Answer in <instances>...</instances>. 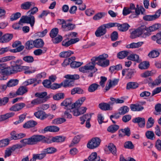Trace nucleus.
Here are the masks:
<instances>
[{
    "instance_id": "c85d7f7f",
    "label": "nucleus",
    "mask_w": 161,
    "mask_h": 161,
    "mask_svg": "<svg viewBox=\"0 0 161 161\" xmlns=\"http://www.w3.org/2000/svg\"><path fill=\"white\" fill-rule=\"evenodd\" d=\"M67 79L62 82V83H63V86L64 87L74 86L75 84L74 81L71 80L70 79Z\"/></svg>"
},
{
    "instance_id": "4d7b16f0",
    "label": "nucleus",
    "mask_w": 161,
    "mask_h": 161,
    "mask_svg": "<svg viewBox=\"0 0 161 161\" xmlns=\"http://www.w3.org/2000/svg\"><path fill=\"white\" fill-rule=\"evenodd\" d=\"M86 97H82L80 98L75 103V105L76 108H79L80 107L83 102L85 100Z\"/></svg>"
},
{
    "instance_id": "6e6d98bb",
    "label": "nucleus",
    "mask_w": 161,
    "mask_h": 161,
    "mask_svg": "<svg viewBox=\"0 0 161 161\" xmlns=\"http://www.w3.org/2000/svg\"><path fill=\"white\" fill-rule=\"evenodd\" d=\"M58 32V29L57 28L53 29L50 31V37L53 38L56 36Z\"/></svg>"
},
{
    "instance_id": "f8f14e48",
    "label": "nucleus",
    "mask_w": 161,
    "mask_h": 161,
    "mask_svg": "<svg viewBox=\"0 0 161 161\" xmlns=\"http://www.w3.org/2000/svg\"><path fill=\"white\" fill-rule=\"evenodd\" d=\"M79 41L78 38H76L73 39H71L69 40V38L64 40L62 42V46L65 47H68L69 46L74 44Z\"/></svg>"
},
{
    "instance_id": "393cba45",
    "label": "nucleus",
    "mask_w": 161,
    "mask_h": 161,
    "mask_svg": "<svg viewBox=\"0 0 161 161\" xmlns=\"http://www.w3.org/2000/svg\"><path fill=\"white\" fill-rule=\"evenodd\" d=\"M100 159V157L97 156L96 152L92 153L88 158L89 161H99Z\"/></svg>"
},
{
    "instance_id": "f704fd0d",
    "label": "nucleus",
    "mask_w": 161,
    "mask_h": 161,
    "mask_svg": "<svg viewBox=\"0 0 161 161\" xmlns=\"http://www.w3.org/2000/svg\"><path fill=\"white\" fill-rule=\"evenodd\" d=\"M25 47L27 50H30L35 47L34 41L31 40L27 41L25 44Z\"/></svg>"
},
{
    "instance_id": "9b49d317",
    "label": "nucleus",
    "mask_w": 161,
    "mask_h": 161,
    "mask_svg": "<svg viewBox=\"0 0 161 161\" xmlns=\"http://www.w3.org/2000/svg\"><path fill=\"white\" fill-rule=\"evenodd\" d=\"M106 28L104 24L99 27L96 31L95 34L97 37H101L105 34L106 32Z\"/></svg>"
},
{
    "instance_id": "5701e85b",
    "label": "nucleus",
    "mask_w": 161,
    "mask_h": 161,
    "mask_svg": "<svg viewBox=\"0 0 161 161\" xmlns=\"http://www.w3.org/2000/svg\"><path fill=\"white\" fill-rule=\"evenodd\" d=\"M44 152L43 150L42 152L41 153L34 154L32 158V161H36V159L41 160L44 158L46 155V154Z\"/></svg>"
},
{
    "instance_id": "bf43d9fd",
    "label": "nucleus",
    "mask_w": 161,
    "mask_h": 161,
    "mask_svg": "<svg viewBox=\"0 0 161 161\" xmlns=\"http://www.w3.org/2000/svg\"><path fill=\"white\" fill-rule=\"evenodd\" d=\"M23 60L25 62L27 63H32L34 61L33 57L31 56H26L23 58Z\"/></svg>"
},
{
    "instance_id": "a878e982",
    "label": "nucleus",
    "mask_w": 161,
    "mask_h": 161,
    "mask_svg": "<svg viewBox=\"0 0 161 161\" xmlns=\"http://www.w3.org/2000/svg\"><path fill=\"white\" fill-rule=\"evenodd\" d=\"M35 47L37 48L42 47L44 45L43 40L41 39H37L34 40Z\"/></svg>"
},
{
    "instance_id": "13d9d810",
    "label": "nucleus",
    "mask_w": 161,
    "mask_h": 161,
    "mask_svg": "<svg viewBox=\"0 0 161 161\" xmlns=\"http://www.w3.org/2000/svg\"><path fill=\"white\" fill-rule=\"evenodd\" d=\"M149 66V63L148 62H143L139 65V68L141 69H146L148 68Z\"/></svg>"
},
{
    "instance_id": "2eb2a0df",
    "label": "nucleus",
    "mask_w": 161,
    "mask_h": 161,
    "mask_svg": "<svg viewBox=\"0 0 161 161\" xmlns=\"http://www.w3.org/2000/svg\"><path fill=\"white\" fill-rule=\"evenodd\" d=\"M25 104L23 103H16L10 108L9 110L11 111H18L25 107Z\"/></svg>"
},
{
    "instance_id": "2f4dec72",
    "label": "nucleus",
    "mask_w": 161,
    "mask_h": 161,
    "mask_svg": "<svg viewBox=\"0 0 161 161\" xmlns=\"http://www.w3.org/2000/svg\"><path fill=\"white\" fill-rule=\"evenodd\" d=\"M129 110V108L126 106L121 107L118 110L119 114L120 115H124L128 113Z\"/></svg>"
},
{
    "instance_id": "603ef678",
    "label": "nucleus",
    "mask_w": 161,
    "mask_h": 161,
    "mask_svg": "<svg viewBox=\"0 0 161 161\" xmlns=\"http://www.w3.org/2000/svg\"><path fill=\"white\" fill-rule=\"evenodd\" d=\"M47 95V93L46 92H37L35 93V96L36 97H38V98L42 99L45 97L47 99L48 97H46Z\"/></svg>"
},
{
    "instance_id": "473e14b6",
    "label": "nucleus",
    "mask_w": 161,
    "mask_h": 161,
    "mask_svg": "<svg viewBox=\"0 0 161 161\" xmlns=\"http://www.w3.org/2000/svg\"><path fill=\"white\" fill-rule=\"evenodd\" d=\"M74 54V52L71 50L61 52L59 54V56L61 58H66L69 57Z\"/></svg>"
},
{
    "instance_id": "680f3d73",
    "label": "nucleus",
    "mask_w": 161,
    "mask_h": 161,
    "mask_svg": "<svg viewBox=\"0 0 161 161\" xmlns=\"http://www.w3.org/2000/svg\"><path fill=\"white\" fill-rule=\"evenodd\" d=\"M154 123V120L153 118L151 117L148 118L146 124L147 128H149L153 126Z\"/></svg>"
},
{
    "instance_id": "c03bdc74",
    "label": "nucleus",
    "mask_w": 161,
    "mask_h": 161,
    "mask_svg": "<svg viewBox=\"0 0 161 161\" xmlns=\"http://www.w3.org/2000/svg\"><path fill=\"white\" fill-rule=\"evenodd\" d=\"M91 118V115L90 114H87L84 115L80 118V119L81 121L80 123L82 125L84 124L86 120H90Z\"/></svg>"
},
{
    "instance_id": "37998d69",
    "label": "nucleus",
    "mask_w": 161,
    "mask_h": 161,
    "mask_svg": "<svg viewBox=\"0 0 161 161\" xmlns=\"http://www.w3.org/2000/svg\"><path fill=\"white\" fill-rule=\"evenodd\" d=\"M75 57L74 56L71 57V58H66L64 59V62L62 64V66L64 67L66 66L71 62L72 61H75Z\"/></svg>"
},
{
    "instance_id": "e433bc0d",
    "label": "nucleus",
    "mask_w": 161,
    "mask_h": 161,
    "mask_svg": "<svg viewBox=\"0 0 161 161\" xmlns=\"http://www.w3.org/2000/svg\"><path fill=\"white\" fill-rule=\"evenodd\" d=\"M34 4L32 2H26L22 4L21 7L24 9H28L31 6H34Z\"/></svg>"
},
{
    "instance_id": "a18cd8bd",
    "label": "nucleus",
    "mask_w": 161,
    "mask_h": 161,
    "mask_svg": "<svg viewBox=\"0 0 161 161\" xmlns=\"http://www.w3.org/2000/svg\"><path fill=\"white\" fill-rule=\"evenodd\" d=\"M140 37L138 28L131 32L130 37L131 39H135Z\"/></svg>"
},
{
    "instance_id": "58836bf2",
    "label": "nucleus",
    "mask_w": 161,
    "mask_h": 161,
    "mask_svg": "<svg viewBox=\"0 0 161 161\" xmlns=\"http://www.w3.org/2000/svg\"><path fill=\"white\" fill-rule=\"evenodd\" d=\"M129 53V52L127 51H122L118 53L117 57L119 59H123L128 55Z\"/></svg>"
},
{
    "instance_id": "c9c22d12",
    "label": "nucleus",
    "mask_w": 161,
    "mask_h": 161,
    "mask_svg": "<svg viewBox=\"0 0 161 161\" xmlns=\"http://www.w3.org/2000/svg\"><path fill=\"white\" fill-rule=\"evenodd\" d=\"M28 90L26 87L21 86L19 87L16 91V93L18 95H22L27 92Z\"/></svg>"
},
{
    "instance_id": "aec40b11",
    "label": "nucleus",
    "mask_w": 161,
    "mask_h": 161,
    "mask_svg": "<svg viewBox=\"0 0 161 161\" xmlns=\"http://www.w3.org/2000/svg\"><path fill=\"white\" fill-rule=\"evenodd\" d=\"M131 110L133 111H140L144 109V107L139 104H131L130 106Z\"/></svg>"
},
{
    "instance_id": "20e7f679",
    "label": "nucleus",
    "mask_w": 161,
    "mask_h": 161,
    "mask_svg": "<svg viewBox=\"0 0 161 161\" xmlns=\"http://www.w3.org/2000/svg\"><path fill=\"white\" fill-rule=\"evenodd\" d=\"M36 138L37 144L40 142L47 144L53 142V136L45 137L42 135H36Z\"/></svg>"
},
{
    "instance_id": "c756f323",
    "label": "nucleus",
    "mask_w": 161,
    "mask_h": 161,
    "mask_svg": "<svg viewBox=\"0 0 161 161\" xmlns=\"http://www.w3.org/2000/svg\"><path fill=\"white\" fill-rule=\"evenodd\" d=\"M53 142H62L65 140L66 137L63 136H53Z\"/></svg>"
},
{
    "instance_id": "a19ab883",
    "label": "nucleus",
    "mask_w": 161,
    "mask_h": 161,
    "mask_svg": "<svg viewBox=\"0 0 161 161\" xmlns=\"http://www.w3.org/2000/svg\"><path fill=\"white\" fill-rule=\"evenodd\" d=\"M26 23L30 24L31 27H33L35 22V19L33 16L31 15L30 16H26Z\"/></svg>"
},
{
    "instance_id": "39448f33",
    "label": "nucleus",
    "mask_w": 161,
    "mask_h": 161,
    "mask_svg": "<svg viewBox=\"0 0 161 161\" xmlns=\"http://www.w3.org/2000/svg\"><path fill=\"white\" fill-rule=\"evenodd\" d=\"M28 66L12 64H11L9 69L11 74H14L28 69Z\"/></svg>"
},
{
    "instance_id": "ddd939ff",
    "label": "nucleus",
    "mask_w": 161,
    "mask_h": 161,
    "mask_svg": "<svg viewBox=\"0 0 161 161\" xmlns=\"http://www.w3.org/2000/svg\"><path fill=\"white\" fill-rule=\"evenodd\" d=\"M13 35L12 34L6 33L2 35L0 38V43H5L9 42L13 38Z\"/></svg>"
},
{
    "instance_id": "49530a36",
    "label": "nucleus",
    "mask_w": 161,
    "mask_h": 161,
    "mask_svg": "<svg viewBox=\"0 0 161 161\" xmlns=\"http://www.w3.org/2000/svg\"><path fill=\"white\" fill-rule=\"evenodd\" d=\"M161 26L160 24H156L148 27L150 33L152 32L155 31L158 29Z\"/></svg>"
},
{
    "instance_id": "79ce46f5",
    "label": "nucleus",
    "mask_w": 161,
    "mask_h": 161,
    "mask_svg": "<svg viewBox=\"0 0 161 161\" xmlns=\"http://www.w3.org/2000/svg\"><path fill=\"white\" fill-rule=\"evenodd\" d=\"M19 80L17 79H11L7 83V86L8 87L15 86L18 84Z\"/></svg>"
},
{
    "instance_id": "1a4fd4ad",
    "label": "nucleus",
    "mask_w": 161,
    "mask_h": 161,
    "mask_svg": "<svg viewBox=\"0 0 161 161\" xmlns=\"http://www.w3.org/2000/svg\"><path fill=\"white\" fill-rule=\"evenodd\" d=\"M136 72V71L134 69H124L122 71V75L124 76L125 74V78L126 79H130L135 74Z\"/></svg>"
},
{
    "instance_id": "6ab92c4d",
    "label": "nucleus",
    "mask_w": 161,
    "mask_h": 161,
    "mask_svg": "<svg viewBox=\"0 0 161 161\" xmlns=\"http://www.w3.org/2000/svg\"><path fill=\"white\" fill-rule=\"evenodd\" d=\"M59 130V127L54 126H50L46 127L43 130L44 133L46 132L50 131L51 132H56L58 131Z\"/></svg>"
},
{
    "instance_id": "7c9ffc66",
    "label": "nucleus",
    "mask_w": 161,
    "mask_h": 161,
    "mask_svg": "<svg viewBox=\"0 0 161 161\" xmlns=\"http://www.w3.org/2000/svg\"><path fill=\"white\" fill-rule=\"evenodd\" d=\"M132 121L134 123H137L138 124L140 122H142L143 123L142 125H140L141 127H144L145 124V119L143 118H141L140 117L136 118L133 119Z\"/></svg>"
},
{
    "instance_id": "b1692460",
    "label": "nucleus",
    "mask_w": 161,
    "mask_h": 161,
    "mask_svg": "<svg viewBox=\"0 0 161 161\" xmlns=\"http://www.w3.org/2000/svg\"><path fill=\"white\" fill-rule=\"evenodd\" d=\"M143 43L142 42H138L137 43L132 42L130 44L126 45V47L128 48H137L141 47Z\"/></svg>"
},
{
    "instance_id": "0eeeda50",
    "label": "nucleus",
    "mask_w": 161,
    "mask_h": 161,
    "mask_svg": "<svg viewBox=\"0 0 161 161\" xmlns=\"http://www.w3.org/2000/svg\"><path fill=\"white\" fill-rule=\"evenodd\" d=\"M101 141V140L98 137L93 138L87 144V147L92 149L96 148L99 145Z\"/></svg>"
},
{
    "instance_id": "cd10ccee",
    "label": "nucleus",
    "mask_w": 161,
    "mask_h": 161,
    "mask_svg": "<svg viewBox=\"0 0 161 161\" xmlns=\"http://www.w3.org/2000/svg\"><path fill=\"white\" fill-rule=\"evenodd\" d=\"M139 86V84L136 82H130L127 84L126 88L127 90L131 89H135Z\"/></svg>"
},
{
    "instance_id": "423d86ee",
    "label": "nucleus",
    "mask_w": 161,
    "mask_h": 161,
    "mask_svg": "<svg viewBox=\"0 0 161 161\" xmlns=\"http://www.w3.org/2000/svg\"><path fill=\"white\" fill-rule=\"evenodd\" d=\"M140 37L146 38L151 35L148 27L147 28L145 25H141L138 27Z\"/></svg>"
},
{
    "instance_id": "338daca9",
    "label": "nucleus",
    "mask_w": 161,
    "mask_h": 161,
    "mask_svg": "<svg viewBox=\"0 0 161 161\" xmlns=\"http://www.w3.org/2000/svg\"><path fill=\"white\" fill-rule=\"evenodd\" d=\"M21 15L20 13L17 12L12 14L10 17V20L11 21H13L17 20L19 18Z\"/></svg>"
},
{
    "instance_id": "bb28decb",
    "label": "nucleus",
    "mask_w": 161,
    "mask_h": 161,
    "mask_svg": "<svg viewBox=\"0 0 161 161\" xmlns=\"http://www.w3.org/2000/svg\"><path fill=\"white\" fill-rule=\"evenodd\" d=\"M127 59L131 61L140 63L141 60L139 58V56L136 54H131L127 57Z\"/></svg>"
},
{
    "instance_id": "09e8293b",
    "label": "nucleus",
    "mask_w": 161,
    "mask_h": 161,
    "mask_svg": "<svg viewBox=\"0 0 161 161\" xmlns=\"http://www.w3.org/2000/svg\"><path fill=\"white\" fill-rule=\"evenodd\" d=\"M159 55V53L158 51L152 50L148 54V56L151 58H154L158 57Z\"/></svg>"
},
{
    "instance_id": "69168bd1",
    "label": "nucleus",
    "mask_w": 161,
    "mask_h": 161,
    "mask_svg": "<svg viewBox=\"0 0 161 161\" xmlns=\"http://www.w3.org/2000/svg\"><path fill=\"white\" fill-rule=\"evenodd\" d=\"M122 69V66L119 64L115 66H111L109 68V70L112 72H113L115 70H118Z\"/></svg>"
},
{
    "instance_id": "052dcab7",
    "label": "nucleus",
    "mask_w": 161,
    "mask_h": 161,
    "mask_svg": "<svg viewBox=\"0 0 161 161\" xmlns=\"http://www.w3.org/2000/svg\"><path fill=\"white\" fill-rule=\"evenodd\" d=\"M46 154H52L57 151V149L53 147H49L44 150Z\"/></svg>"
},
{
    "instance_id": "7ed1b4c3",
    "label": "nucleus",
    "mask_w": 161,
    "mask_h": 161,
    "mask_svg": "<svg viewBox=\"0 0 161 161\" xmlns=\"http://www.w3.org/2000/svg\"><path fill=\"white\" fill-rule=\"evenodd\" d=\"M108 57L107 54H103L98 56V62L97 64L102 67H105L108 66L109 64V61L106 58Z\"/></svg>"
},
{
    "instance_id": "864d4df0",
    "label": "nucleus",
    "mask_w": 161,
    "mask_h": 161,
    "mask_svg": "<svg viewBox=\"0 0 161 161\" xmlns=\"http://www.w3.org/2000/svg\"><path fill=\"white\" fill-rule=\"evenodd\" d=\"M106 13L105 12H100L96 14L93 17V19L95 20L99 19L104 17Z\"/></svg>"
},
{
    "instance_id": "f03ea898",
    "label": "nucleus",
    "mask_w": 161,
    "mask_h": 161,
    "mask_svg": "<svg viewBox=\"0 0 161 161\" xmlns=\"http://www.w3.org/2000/svg\"><path fill=\"white\" fill-rule=\"evenodd\" d=\"M57 23L61 25V29L63 31H71L75 27V25L70 23H67V21L63 19H58L57 20Z\"/></svg>"
},
{
    "instance_id": "0e129e2a",
    "label": "nucleus",
    "mask_w": 161,
    "mask_h": 161,
    "mask_svg": "<svg viewBox=\"0 0 161 161\" xmlns=\"http://www.w3.org/2000/svg\"><path fill=\"white\" fill-rule=\"evenodd\" d=\"M66 121L65 119L64 118H58L53 119V120L52 123L55 124H61Z\"/></svg>"
},
{
    "instance_id": "6e6552de",
    "label": "nucleus",
    "mask_w": 161,
    "mask_h": 161,
    "mask_svg": "<svg viewBox=\"0 0 161 161\" xmlns=\"http://www.w3.org/2000/svg\"><path fill=\"white\" fill-rule=\"evenodd\" d=\"M72 99L71 98H67L64 100L61 103V106H64L65 107V109H74V108H76L75 105V103L74 104L72 103Z\"/></svg>"
},
{
    "instance_id": "ea45409f",
    "label": "nucleus",
    "mask_w": 161,
    "mask_h": 161,
    "mask_svg": "<svg viewBox=\"0 0 161 161\" xmlns=\"http://www.w3.org/2000/svg\"><path fill=\"white\" fill-rule=\"evenodd\" d=\"M108 148L110 152L114 155H116L117 149L116 146L112 143L108 144Z\"/></svg>"
},
{
    "instance_id": "a211bd4d",
    "label": "nucleus",
    "mask_w": 161,
    "mask_h": 161,
    "mask_svg": "<svg viewBox=\"0 0 161 161\" xmlns=\"http://www.w3.org/2000/svg\"><path fill=\"white\" fill-rule=\"evenodd\" d=\"M37 124L36 122L31 120L25 123L23 125L24 128L28 129L35 127Z\"/></svg>"
},
{
    "instance_id": "f257e3e1",
    "label": "nucleus",
    "mask_w": 161,
    "mask_h": 161,
    "mask_svg": "<svg viewBox=\"0 0 161 161\" xmlns=\"http://www.w3.org/2000/svg\"><path fill=\"white\" fill-rule=\"evenodd\" d=\"M99 58L97 57H93L91 60V62H90L84 66H82L79 68V70L80 72L83 73L89 72L92 71L93 69H95V61L98 62Z\"/></svg>"
},
{
    "instance_id": "de8ad7c7",
    "label": "nucleus",
    "mask_w": 161,
    "mask_h": 161,
    "mask_svg": "<svg viewBox=\"0 0 161 161\" xmlns=\"http://www.w3.org/2000/svg\"><path fill=\"white\" fill-rule=\"evenodd\" d=\"M15 58V57L13 56H7L0 59V62H4L11 60H14Z\"/></svg>"
},
{
    "instance_id": "4be33fe9",
    "label": "nucleus",
    "mask_w": 161,
    "mask_h": 161,
    "mask_svg": "<svg viewBox=\"0 0 161 161\" xmlns=\"http://www.w3.org/2000/svg\"><path fill=\"white\" fill-rule=\"evenodd\" d=\"M46 101V100H45V99H41L39 98H37L32 101L31 105H30L29 104L27 105V107H32L34 105L38 104L44 102Z\"/></svg>"
},
{
    "instance_id": "8fccbe9b",
    "label": "nucleus",
    "mask_w": 161,
    "mask_h": 161,
    "mask_svg": "<svg viewBox=\"0 0 161 161\" xmlns=\"http://www.w3.org/2000/svg\"><path fill=\"white\" fill-rule=\"evenodd\" d=\"M99 85L96 83H93L89 87L88 90L89 92H93L97 90Z\"/></svg>"
},
{
    "instance_id": "f3484780",
    "label": "nucleus",
    "mask_w": 161,
    "mask_h": 161,
    "mask_svg": "<svg viewBox=\"0 0 161 161\" xmlns=\"http://www.w3.org/2000/svg\"><path fill=\"white\" fill-rule=\"evenodd\" d=\"M159 18L156 12L155 14L153 15H145L143 16V19L147 21H151L155 20Z\"/></svg>"
},
{
    "instance_id": "9d476101",
    "label": "nucleus",
    "mask_w": 161,
    "mask_h": 161,
    "mask_svg": "<svg viewBox=\"0 0 161 161\" xmlns=\"http://www.w3.org/2000/svg\"><path fill=\"white\" fill-rule=\"evenodd\" d=\"M86 109V108L84 107L78 108H74L72 111V114L74 116H77L85 113Z\"/></svg>"
},
{
    "instance_id": "4c0bfd02",
    "label": "nucleus",
    "mask_w": 161,
    "mask_h": 161,
    "mask_svg": "<svg viewBox=\"0 0 161 161\" xmlns=\"http://www.w3.org/2000/svg\"><path fill=\"white\" fill-rule=\"evenodd\" d=\"M119 128V126L117 125H112L108 127L107 130L110 132L114 133L117 131Z\"/></svg>"
},
{
    "instance_id": "dca6fc26",
    "label": "nucleus",
    "mask_w": 161,
    "mask_h": 161,
    "mask_svg": "<svg viewBox=\"0 0 161 161\" xmlns=\"http://www.w3.org/2000/svg\"><path fill=\"white\" fill-rule=\"evenodd\" d=\"M98 107L102 110L107 111L112 110V108L110 107V104L106 103H101L99 104Z\"/></svg>"
},
{
    "instance_id": "4468645a",
    "label": "nucleus",
    "mask_w": 161,
    "mask_h": 161,
    "mask_svg": "<svg viewBox=\"0 0 161 161\" xmlns=\"http://www.w3.org/2000/svg\"><path fill=\"white\" fill-rule=\"evenodd\" d=\"M37 144L36 135H34L28 138L25 139L24 146L26 145H33Z\"/></svg>"
},
{
    "instance_id": "72a5a7b5",
    "label": "nucleus",
    "mask_w": 161,
    "mask_h": 161,
    "mask_svg": "<svg viewBox=\"0 0 161 161\" xmlns=\"http://www.w3.org/2000/svg\"><path fill=\"white\" fill-rule=\"evenodd\" d=\"M84 92V91L80 87H76L73 88L71 90V94L74 95L76 93L78 94H82Z\"/></svg>"
},
{
    "instance_id": "412c9836",
    "label": "nucleus",
    "mask_w": 161,
    "mask_h": 161,
    "mask_svg": "<svg viewBox=\"0 0 161 161\" xmlns=\"http://www.w3.org/2000/svg\"><path fill=\"white\" fill-rule=\"evenodd\" d=\"M130 27V25L127 23H125L122 24L119 23L118 26V29L120 31L125 32L127 31Z\"/></svg>"
},
{
    "instance_id": "5fc2aeb1",
    "label": "nucleus",
    "mask_w": 161,
    "mask_h": 161,
    "mask_svg": "<svg viewBox=\"0 0 161 161\" xmlns=\"http://www.w3.org/2000/svg\"><path fill=\"white\" fill-rule=\"evenodd\" d=\"M83 64V62L72 61L70 63V65L71 68H75L80 67Z\"/></svg>"
},
{
    "instance_id": "e2e57ef3",
    "label": "nucleus",
    "mask_w": 161,
    "mask_h": 161,
    "mask_svg": "<svg viewBox=\"0 0 161 161\" xmlns=\"http://www.w3.org/2000/svg\"><path fill=\"white\" fill-rule=\"evenodd\" d=\"M64 114V116L69 119H70L72 118V115L70 114V112H72L74 109H67Z\"/></svg>"
},
{
    "instance_id": "3c124183",
    "label": "nucleus",
    "mask_w": 161,
    "mask_h": 161,
    "mask_svg": "<svg viewBox=\"0 0 161 161\" xmlns=\"http://www.w3.org/2000/svg\"><path fill=\"white\" fill-rule=\"evenodd\" d=\"M64 95L62 92L58 93L53 96V98L55 100H59L64 98Z\"/></svg>"
},
{
    "instance_id": "774afa93",
    "label": "nucleus",
    "mask_w": 161,
    "mask_h": 161,
    "mask_svg": "<svg viewBox=\"0 0 161 161\" xmlns=\"http://www.w3.org/2000/svg\"><path fill=\"white\" fill-rule=\"evenodd\" d=\"M10 140L8 139H5L0 141V147H5L7 146Z\"/></svg>"
}]
</instances>
